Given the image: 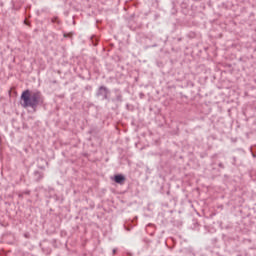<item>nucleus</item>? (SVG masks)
I'll list each match as a JSON object with an SVG mask.
<instances>
[{"instance_id":"nucleus-12","label":"nucleus","mask_w":256,"mask_h":256,"mask_svg":"<svg viewBox=\"0 0 256 256\" xmlns=\"http://www.w3.org/2000/svg\"><path fill=\"white\" fill-rule=\"evenodd\" d=\"M219 167H221V168L223 169V167H224V166H223V163H220V164H219Z\"/></svg>"},{"instance_id":"nucleus-1","label":"nucleus","mask_w":256,"mask_h":256,"mask_svg":"<svg viewBox=\"0 0 256 256\" xmlns=\"http://www.w3.org/2000/svg\"><path fill=\"white\" fill-rule=\"evenodd\" d=\"M21 106L24 109L31 108L34 113L37 111L38 105H43L45 99L43 98V94L41 92H31L30 90H25L21 94Z\"/></svg>"},{"instance_id":"nucleus-11","label":"nucleus","mask_w":256,"mask_h":256,"mask_svg":"<svg viewBox=\"0 0 256 256\" xmlns=\"http://www.w3.org/2000/svg\"><path fill=\"white\" fill-rule=\"evenodd\" d=\"M24 237H25L26 239H29V234H24Z\"/></svg>"},{"instance_id":"nucleus-8","label":"nucleus","mask_w":256,"mask_h":256,"mask_svg":"<svg viewBox=\"0 0 256 256\" xmlns=\"http://www.w3.org/2000/svg\"><path fill=\"white\" fill-rule=\"evenodd\" d=\"M63 37L68 38V39H73V32L64 33Z\"/></svg>"},{"instance_id":"nucleus-4","label":"nucleus","mask_w":256,"mask_h":256,"mask_svg":"<svg viewBox=\"0 0 256 256\" xmlns=\"http://www.w3.org/2000/svg\"><path fill=\"white\" fill-rule=\"evenodd\" d=\"M34 177H35L36 181L39 182V181H41V179H43L44 174H43V172L35 171Z\"/></svg>"},{"instance_id":"nucleus-13","label":"nucleus","mask_w":256,"mask_h":256,"mask_svg":"<svg viewBox=\"0 0 256 256\" xmlns=\"http://www.w3.org/2000/svg\"><path fill=\"white\" fill-rule=\"evenodd\" d=\"M41 169H45V167H41Z\"/></svg>"},{"instance_id":"nucleus-3","label":"nucleus","mask_w":256,"mask_h":256,"mask_svg":"<svg viewBox=\"0 0 256 256\" xmlns=\"http://www.w3.org/2000/svg\"><path fill=\"white\" fill-rule=\"evenodd\" d=\"M114 181L118 185H125V177L123 176V174H116L114 176Z\"/></svg>"},{"instance_id":"nucleus-9","label":"nucleus","mask_w":256,"mask_h":256,"mask_svg":"<svg viewBox=\"0 0 256 256\" xmlns=\"http://www.w3.org/2000/svg\"><path fill=\"white\" fill-rule=\"evenodd\" d=\"M24 25H31V23H29V21H27V19L24 20Z\"/></svg>"},{"instance_id":"nucleus-2","label":"nucleus","mask_w":256,"mask_h":256,"mask_svg":"<svg viewBox=\"0 0 256 256\" xmlns=\"http://www.w3.org/2000/svg\"><path fill=\"white\" fill-rule=\"evenodd\" d=\"M111 91L107 86H100L96 91V97H101L102 101H109Z\"/></svg>"},{"instance_id":"nucleus-5","label":"nucleus","mask_w":256,"mask_h":256,"mask_svg":"<svg viewBox=\"0 0 256 256\" xmlns=\"http://www.w3.org/2000/svg\"><path fill=\"white\" fill-rule=\"evenodd\" d=\"M188 39H195V37H197V33L190 31L187 34Z\"/></svg>"},{"instance_id":"nucleus-10","label":"nucleus","mask_w":256,"mask_h":256,"mask_svg":"<svg viewBox=\"0 0 256 256\" xmlns=\"http://www.w3.org/2000/svg\"><path fill=\"white\" fill-rule=\"evenodd\" d=\"M112 253H113V255H116V254H117V248H114V249L112 250Z\"/></svg>"},{"instance_id":"nucleus-14","label":"nucleus","mask_w":256,"mask_h":256,"mask_svg":"<svg viewBox=\"0 0 256 256\" xmlns=\"http://www.w3.org/2000/svg\"><path fill=\"white\" fill-rule=\"evenodd\" d=\"M27 195H29V192H26Z\"/></svg>"},{"instance_id":"nucleus-6","label":"nucleus","mask_w":256,"mask_h":256,"mask_svg":"<svg viewBox=\"0 0 256 256\" xmlns=\"http://www.w3.org/2000/svg\"><path fill=\"white\" fill-rule=\"evenodd\" d=\"M51 23H56L57 25H61V20H59V17L55 16L51 19Z\"/></svg>"},{"instance_id":"nucleus-7","label":"nucleus","mask_w":256,"mask_h":256,"mask_svg":"<svg viewBox=\"0 0 256 256\" xmlns=\"http://www.w3.org/2000/svg\"><path fill=\"white\" fill-rule=\"evenodd\" d=\"M115 100L118 101L119 103H121V101H123V95L121 94V92H118L116 94Z\"/></svg>"}]
</instances>
